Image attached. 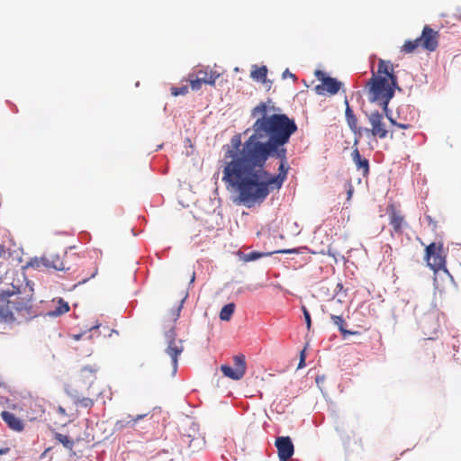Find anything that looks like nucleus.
Masks as SVG:
<instances>
[{"mask_svg": "<svg viewBox=\"0 0 461 461\" xmlns=\"http://www.w3.org/2000/svg\"><path fill=\"white\" fill-rule=\"evenodd\" d=\"M286 153V149L284 157L271 153L270 158L280 159L277 175H271L265 169L268 158L258 163L245 154L223 157L222 181L235 190L240 203L248 208L260 204L271 190H279L285 181L289 170Z\"/></svg>", "mask_w": 461, "mask_h": 461, "instance_id": "1", "label": "nucleus"}, {"mask_svg": "<svg viewBox=\"0 0 461 461\" xmlns=\"http://www.w3.org/2000/svg\"><path fill=\"white\" fill-rule=\"evenodd\" d=\"M251 116L258 117L252 125L253 134L244 142L241 141L240 134L232 136L230 144L223 146V157L245 154L258 163L269 158L273 152L284 157L285 145L298 129L294 120L285 113L267 115L266 103L254 107Z\"/></svg>", "mask_w": 461, "mask_h": 461, "instance_id": "2", "label": "nucleus"}, {"mask_svg": "<svg viewBox=\"0 0 461 461\" xmlns=\"http://www.w3.org/2000/svg\"><path fill=\"white\" fill-rule=\"evenodd\" d=\"M370 102L377 103L388 115V104L394 95L395 88H399L393 65L390 61L379 59L377 71L366 83Z\"/></svg>", "mask_w": 461, "mask_h": 461, "instance_id": "3", "label": "nucleus"}, {"mask_svg": "<svg viewBox=\"0 0 461 461\" xmlns=\"http://www.w3.org/2000/svg\"><path fill=\"white\" fill-rule=\"evenodd\" d=\"M32 310V298L21 293L8 299H0V321H12L18 318H29Z\"/></svg>", "mask_w": 461, "mask_h": 461, "instance_id": "4", "label": "nucleus"}, {"mask_svg": "<svg viewBox=\"0 0 461 461\" xmlns=\"http://www.w3.org/2000/svg\"><path fill=\"white\" fill-rule=\"evenodd\" d=\"M425 252V259L427 260L428 266L434 270V285L438 289V276L440 275V271L443 275L449 276L446 268V258L443 255V245L440 242H432L426 247Z\"/></svg>", "mask_w": 461, "mask_h": 461, "instance_id": "5", "label": "nucleus"}, {"mask_svg": "<svg viewBox=\"0 0 461 461\" xmlns=\"http://www.w3.org/2000/svg\"><path fill=\"white\" fill-rule=\"evenodd\" d=\"M165 339L167 344L165 352L170 357L173 374H176L177 370L178 357L184 351L183 340L176 339V332L174 327H171L165 332Z\"/></svg>", "mask_w": 461, "mask_h": 461, "instance_id": "6", "label": "nucleus"}, {"mask_svg": "<svg viewBox=\"0 0 461 461\" xmlns=\"http://www.w3.org/2000/svg\"><path fill=\"white\" fill-rule=\"evenodd\" d=\"M369 128H364V135L378 138L380 140L388 137L389 131L386 129V124L384 120V115L378 111L371 112L366 114Z\"/></svg>", "mask_w": 461, "mask_h": 461, "instance_id": "7", "label": "nucleus"}, {"mask_svg": "<svg viewBox=\"0 0 461 461\" xmlns=\"http://www.w3.org/2000/svg\"><path fill=\"white\" fill-rule=\"evenodd\" d=\"M66 253L62 255L56 252H46L41 258L35 259V266L37 267L52 268L58 271H63L68 269L64 262V257Z\"/></svg>", "mask_w": 461, "mask_h": 461, "instance_id": "8", "label": "nucleus"}, {"mask_svg": "<svg viewBox=\"0 0 461 461\" xmlns=\"http://www.w3.org/2000/svg\"><path fill=\"white\" fill-rule=\"evenodd\" d=\"M234 368L228 365H221L222 374L232 380H240L246 374L247 364L245 356L239 354L233 357Z\"/></svg>", "mask_w": 461, "mask_h": 461, "instance_id": "9", "label": "nucleus"}, {"mask_svg": "<svg viewBox=\"0 0 461 461\" xmlns=\"http://www.w3.org/2000/svg\"><path fill=\"white\" fill-rule=\"evenodd\" d=\"M317 77L321 80L322 85L316 86L315 90L318 94H323V91H327L330 95H336L342 83L338 81L336 78L327 77L322 71H316Z\"/></svg>", "mask_w": 461, "mask_h": 461, "instance_id": "10", "label": "nucleus"}, {"mask_svg": "<svg viewBox=\"0 0 461 461\" xmlns=\"http://www.w3.org/2000/svg\"><path fill=\"white\" fill-rule=\"evenodd\" d=\"M423 49L429 51H434L438 45V32L434 31L429 25L423 27L421 35L418 37Z\"/></svg>", "mask_w": 461, "mask_h": 461, "instance_id": "11", "label": "nucleus"}, {"mask_svg": "<svg viewBox=\"0 0 461 461\" xmlns=\"http://www.w3.org/2000/svg\"><path fill=\"white\" fill-rule=\"evenodd\" d=\"M345 104H346L345 116H346L347 123H348L349 129L352 131V132L355 135L354 145L357 146L359 141V139L364 136V131H365L364 128L365 127H359L357 125V118L354 114L353 110L350 108L347 99L345 100Z\"/></svg>", "mask_w": 461, "mask_h": 461, "instance_id": "12", "label": "nucleus"}, {"mask_svg": "<svg viewBox=\"0 0 461 461\" xmlns=\"http://www.w3.org/2000/svg\"><path fill=\"white\" fill-rule=\"evenodd\" d=\"M388 212L389 224L393 228V232L397 235H402L403 233V230L408 226L404 215L400 211H397L393 206H391Z\"/></svg>", "mask_w": 461, "mask_h": 461, "instance_id": "13", "label": "nucleus"}, {"mask_svg": "<svg viewBox=\"0 0 461 461\" xmlns=\"http://www.w3.org/2000/svg\"><path fill=\"white\" fill-rule=\"evenodd\" d=\"M280 460L287 461L294 452L293 442L289 437H278L275 443Z\"/></svg>", "mask_w": 461, "mask_h": 461, "instance_id": "14", "label": "nucleus"}, {"mask_svg": "<svg viewBox=\"0 0 461 461\" xmlns=\"http://www.w3.org/2000/svg\"><path fill=\"white\" fill-rule=\"evenodd\" d=\"M1 418L6 423L10 429L16 432H21L23 430L24 423L15 414L7 411H4L1 412Z\"/></svg>", "mask_w": 461, "mask_h": 461, "instance_id": "15", "label": "nucleus"}, {"mask_svg": "<svg viewBox=\"0 0 461 461\" xmlns=\"http://www.w3.org/2000/svg\"><path fill=\"white\" fill-rule=\"evenodd\" d=\"M195 76L203 84L214 86L216 80L219 78L220 74L216 70L209 69L208 68L199 69Z\"/></svg>", "mask_w": 461, "mask_h": 461, "instance_id": "16", "label": "nucleus"}, {"mask_svg": "<svg viewBox=\"0 0 461 461\" xmlns=\"http://www.w3.org/2000/svg\"><path fill=\"white\" fill-rule=\"evenodd\" d=\"M147 414H139L137 416L128 415L125 418L118 420L115 422L114 427L118 430H122L126 428H134L137 422L145 418Z\"/></svg>", "mask_w": 461, "mask_h": 461, "instance_id": "17", "label": "nucleus"}, {"mask_svg": "<svg viewBox=\"0 0 461 461\" xmlns=\"http://www.w3.org/2000/svg\"><path fill=\"white\" fill-rule=\"evenodd\" d=\"M352 159L357 169L363 170V175L366 176L369 172V162L366 158H362L359 150L356 148L352 152Z\"/></svg>", "mask_w": 461, "mask_h": 461, "instance_id": "18", "label": "nucleus"}, {"mask_svg": "<svg viewBox=\"0 0 461 461\" xmlns=\"http://www.w3.org/2000/svg\"><path fill=\"white\" fill-rule=\"evenodd\" d=\"M330 318L333 321V323L339 328V331L341 332L343 338H347L348 335H354L357 334V331H350L346 330L344 327L346 325V321L340 315H335L331 314Z\"/></svg>", "mask_w": 461, "mask_h": 461, "instance_id": "19", "label": "nucleus"}, {"mask_svg": "<svg viewBox=\"0 0 461 461\" xmlns=\"http://www.w3.org/2000/svg\"><path fill=\"white\" fill-rule=\"evenodd\" d=\"M267 68L266 66L258 67L254 65L250 72V77L258 82L265 83L267 80Z\"/></svg>", "mask_w": 461, "mask_h": 461, "instance_id": "20", "label": "nucleus"}, {"mask_svg": "<svg viewBox=\"0 0 461 461\" xmlns=\"http://www.w3.org/2000/svg\"><path fill=\"white\" fill-rule=\"evenodd\" d=\"M420 46L421 45L419 38H416L415 40H409L401 47V52L404 54H411L415 52Z\"/></svg>", "mask_w": 461, "mask_h": 461, "instance_id": "21", "label": "nucleus"}, {"mask_svg": "<svg viewBox=\"0 0 461 461\" xmlns=\"http://www.w3.org/2000/svg\"><path fill=\"white\" fill-rule=\"evenodd\" d=\"M235 311V304L233 303L224 305L220 312V319L228 321L231 319Z\"/></svg>", "mask_w": 461, "mask_h": 461, "instance_id": "22", "label": "nucleus"}, {"mask_svg": "<svg viewBox=\"0 0 461 461\" xmlns=\"http://www.w3.org/2000/svg\"><path fill=\"white\" fill-rule=\"evenodd\" d=\"M271 255V253H263V252H258V251H252L247 254H242L240 258L245 262L254 261L257 259H259L264 257H267Z\"/></svg>", "mask_w": 461, "mask_h": 461, "instance_id": "23", "label": "nucleus"}, {"mask_svg": "<svg viewBox=\"0 0 461 461\" xmlns=\"http://www.w3.org/2000/svg\"><path fill=\"white\" fill-rule=\"evenodd\" d=\"M56 439L68 449H72L74 447V441L70 439L67 435L57 433Z\"/></svg>", "mask_w": 461, "mask_h": 461, "instance_id": "24", "label": "nucleus"}, {"mask_svg": "<svg viewBox=\"0 0 461 461\" xmlns=\"http://www.w3.org/2000/svg\"><path fill=\"white\" fill-rule=\"evenodd\" d=\"M75 403L77 406H80V407H83V408H86V409H91L94 406L95 402L91 398L82 397V398H77L75 401Z\"/></svg>", "mask_w": 461, "mask_h": 461, "instance_id": "25", "label": "nucleus"}, {"mask_svg": "<svg viewBox=\"0 0 461 461\" xmlns=\"http://www.w3.org/2000/svg\"><path fill=\"white\" fill-rule=\"evenodd\" d=\"M189 83L191 89L194 91H198L201 89L203 83L197 78V77H194V75H189Z\"/></svg>", "mask_w": 461, "mask_h": 461, "instance_id": "26", "label": "nucleus"}, {"mask_svg": "<svg viewBox=\"0 0 461 461\" xmlns=\"http://www.w3.org/2000/svg\"><path fill=\"white\" fill-rule=\"evenodd\" d=\"M59 303V306L55 311L56 314H58V315L63 314L69 311V306H68V303H66L62 299H60Z\"/></svg>", "mask_w": 461, "mask_h": 461, "instance_id": "27", "label": "nucleus"}, {"mask_svg": "<svg viewBox=\"0 0 461 461\" xmlns=\"http://www.w3.org/2000/svg\"><path fill=\"white\" fill-rule=\"evenodd\" d=\"M187 93H188V86H181V87H172V89H171V94L174 96L185 95Z\"/></svg>", "mask_w": 461, "mask_h": 461, "instance_id": "28", "label": "nucleus"}, {"mask_svg": "<svg viewBox=\"0 0 461 461\" xmlns=\"http://www.w3.org/2000/svg\"><path fill=\"white\" fill-rule=\"evenodd\" d=\"M386 116H387V118L389 119V121H390V122L392 124H393V125H395V126H397V127H399L401 129L406 130V129H409V128L411 127V125L410 123H408V122H397L395 119L390 117L389 114L386 115Z\"/></svg>", "mask_w": 461, "mask_h": 461, "instance_id": "29", "label": "nucleus"}, {"mask_svg": "<svg viewBox=\"0 0 461 461\" xmlns=\"http://www.w3.org/2000/svg\"><path fill=\"white\" fill-rule=\"evenodd\" d=\"M303 316H304V319H305L307 329L310 330L311 325H312V320H311L310 312H308V310L304 306L303 307Z\"/></svg>", "mask_w": 461, "mask_h": 461, "instance_id": "30", "label": "nucleus"}, {"mask_svg": "<svg viewBox=\"0 0 461 461\" xmlns=\"http://www.w3.org/2000/svg\"><path fill=\"white\" fill-rule=\"evenodd\" d=\"M426 220H427V221H428V225H429V227H430L432 230H437V228H438V223H437V221H434V220L432 219V217H431V216H429V215H427V216H426Z\"/></svg>", "mask_w": 461, "mask_h": 461, "instance_id": "31", "label": "nucleus"}, {"mask_svg": "<svg viewBox=\"0 0 461 461\" xmlns=\"http://www.w3.org/2000/svg\"><path fill=\"white\" fill-rule=\"evenodd\" d=\"M435 321V318L432 316H428L422 321V329L424 330V333L427 334L426 330L428 329V324L431 321Z\"/></svg>", "mask_w": 461, "mask_h": 461, "instance_id": "32", "label": "nucleus"}, {"mask_svg": "<svg viewBox=\"0 0 461 461\" xmlns=\"http://www.w3.org/2000/svg\"><path fill=\"white\" fill-rule=\"evenodd\" d=\"M96 371L97 367L95 366H86L81 370L82 373L89 372L90 374H95Z\"/></svg>", "mask_w": 461, "mask_h": 461, "instance_id": "33", "label": "nucleus"}, {"mask_svg": "<svg viewBox=\"0 0 461 461\" xmlns=\"http://www.w3.org/2000/svg\"><path fill=\"white\" fill-rule=\"evenodd\" d=\"M305 366V349H303L300 353V362L298 368H302Z\"/></svg>", "mask_w": 461, "mask_h": 461, "instance_id": "34", "label": "nucleus"}, {"mask_svg": "<svg viewBox=\"0 0 461 461\" xmlns=\"http://www.w3.org/2000/svg\"><path fill=\"white\" fill-rule=\"evenodd\" d=\"M98 270H97V267H94V269L92 271V273L90 274L89 277H86V278H83L82 281H80L78 284H84L86 283L88 279L90 278H93L96 276Z\"/></svg>", "mask_w": 461, "mask_h": 461, "instance_id": "35", "label": "nucleus"}, {"mask_svg": "<svg viewBox=\"0 0 461 461\" xmlns=\"http://www.w3.org/2000/svg\"><path fill=\"white\" fill-rule=\"evenodd\" d=\"M282 77L283 78H286L287 77H292L294 80H296L295 76L293 73H291L287 68L283 72Z\"/></svg>", "mask_w": 461, "mask_h": 461, "instance_id": "36", "label": "nucleus"}, {"mask_svg": "<svg viewBox=\"0 0 461 461\" xmlns=\"http://www.w3.org/2000/svg\"><path fill=\"white\" fill-rule=\"evenodd\" d=\"M279 253H282V254H293V253H297V249H283V250H280L278 251Z\"/></svg>", "mask_w": 461, "mask_h": 461, "instance_id": "37", "label": "nucleus"}, {"mask_svg": "<svg viewBox=\"0 0 461 461\" xmlns=\"http://www.w3.org/2000/svg\"><path fill=\"white\" fill-rule=\"evenodd\" d=\"M57 411L62 416H67L66 410L61 406L58 407Z\"/></svg>", "mask_w": 461, "mask_h": 461, "instance_id": "38", "label": "nucleus"}, {"mask_svg": "<svg viewBox=\"0 0 461 461\" xmlns=\"http://www.w3.org/2000/svg\"><path fill=\"white\" fill-rule=\"evenodd\" d=\"M410 110V106L409 105H403V106H401L399 109H398V113L400 114L401 112H404V111H408Z\"/></svg>", "mask_w": 461, "mask_h": 461, "instance_id": "39", "label": "nucleus"}, {"mask_svg": "<svg viewBox=\"0 0 461 461\" xmlns=\"http://www.w3.org/2000/svg\"><path fill=\"white\" fill-rule=\"evenodd\" d=\"M8 452H9L8 447L0 448V455H5V454H7Z\"/></svg>", "mask_w": 461, "mask_h": 461, "instance_id": "40", "label": "nucleus"}, {"mask_svg": "<svg viewBox=\"0 0 461 461\" xmlns=\"http://www.w3.org/2000/svg\"><path fill=\"white\" fill-rule=\"evenodd\" d=\"M180 309L181 308L179 307L176 311V313L174 314V317H173L174 321H176V319L179 317Z\"/></svg>", "mask_w": 461, "mask_h": 461, "instance_id": "41", "label": "nucleus"}, {"mask_svg": "<svg viewBox=\"0 0 461 461\" xmlns=\"http://www.w3.org/2000/svg\"><path fill=\"white\" fill-rule=\"evenodd\" d=\"M353 189L350 187V189L348 191V199L349 200L352 196Z\"/></svg>", "mask_w": 461, "mask_h": 461, "instance_id": "42", "label": "nucleus"}, {"mask_svg": "<svg viewBox=\"0 0 461 461\" xmlns=\"http://www.w3.org/2000/svg\"><path fill=\"white\" fill-rule=\"evenodd\" d=\"M194 278H195V273L193 272L192 276H191V283H193L194 281Z\"/></svg>", "mask_w": 461, "mask_h": 461, "instance_id": "43", "label": "nucleus"}, {"mask_svg": "<svg viewBox=\"0 0 461 461\" xmlns=\"http://www.w3.org/2000/svg\"><path fill=\"white\" fill-rule=\"evenodd\" d=\"M337 288H339V290H341L343 288V285L341 283H338L337 284Z\"/></svg>", "mask_w": 461, "mask_h": 461, "instance_id": "44", "label": "nucleus"}, {"mask_svg": "<svg viewBox=\"0 0 461 461\" xmlns=\"http://www.w3.org/2000/svg\"><path fill=\"white\" fill-rule=\"evenodd\" d=\"M434 322H435V323H434L435 327L433 328V330H436L438 325V322H437V321H434Z\"/></svg>", "mask_w": 461, "mask_h": 461, "instance_id": "45", "label": "nucleus"}, {"mask_svg": "<svg viewBox=\"0 0 461 461\" xmlns=\"http://www.w3.org/2000/svg\"><path fill=\"white\" fill-rule=\"evenodd\" d=\"M80 337H81V335H76V336H75V339H80Z\"/></svg>", "mask_w": 461, "mask_h": 461, "instance_id": "46", "label": "nucleus"}]
</instances>
